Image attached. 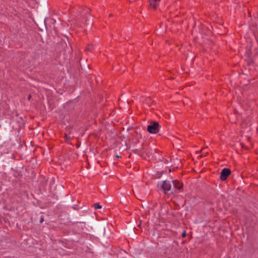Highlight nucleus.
<instances>
[{"label": "nucleus", "instance_id": "1", "mask_svg": "<svg viewBox=\"0 0 258 258\" xmlns=\"http://www.w3.org/2000/svg\"><path fill=\"white\" fill-rule=\"evenodd\" d=\"M132 151L141 156H144L145 155L150 159L151 157H153L154 154L157 152V149L152 148L150 145L144 144L142 148L132 149Z\"/></svg>", "mask_w": 258, "mask_h": 258}, {"label": "nucleus", "instance_id": "2", "mask_svg": "<svg viewBox=\"0 0 258 258\" xmlns=\"http://www.w3.org/2000/svg\"><path fill=\"white\" fill-rule=\"evenodd\" d=\"M160 127L158 122L151 121L150 124L147 127V131L151 134H156L158 132Z\"/></svg>", "mask_w": 258, "mask_h": 258}, {"label": "nucleus", "instance_id": "3", "mask_svg": "<svg viewBox=\"0 0 258 258\" xmlns=\"http://www.w3.org/2000/svg\"><path fill=\"white\" fill-rule=\"evenodd\" d=\"M231 171L228 168H224L222 169L221 175H220V179L221 180L224 181L226 180L228 176L230 174Z\"/></svg>", "mask_w": 258, "mask_h": 258}, {"label": "nucleus", "instance_id": "4", "mask_svg": "<svg viewBox=\"0 0 258 258\" xmlns=\"http://www.w3.org/2000/svg\"><path fill=\"white\" fill-rule=\"evenodd\" d=\"M132 134L133 136L132 143L133 145H135L139 142L140 140L141 139V135L136 132L135 131H133Z\"/></svg>", "mask_w": 258, "mask_h": 258}, {"label": "nucleus", "instance_id": "5", "mask_svg": "<svg viewBox=\"0 0 258 258\" xmlns=\"http://www.w3.org/2000/svg\"><path fill=\"white\" fill-rule=\"evenodd\" d=\"M162 187L164 190L165 192L166 193L167 191H169L171 189V185L169 181H164L162 184Z\"/></svg>", "mask_w": 258, "mask_h": 258}, {"label": "nucleus", "instance_id": "6", "mask_svg": "<svg viewBox=\"0 0 258 258\" xmlns=\"http://www.w3.org/2000/svg\"><path fill=\"white\" fill-rule=\"evenodd\" d=\"M174 187L175 189H178L181 191L183 188V183L179 182L177 180H173L172 181Z\"/></svg>", "mask_w": 258, "mask_h": 258}, {"label": "nucleus", "instance_id": "7", "mask_svg": "<svg viewBox=\"0 0 258 258\" xmlns=\"http://www.w3.org/2000/svg\"><path fill=\"white\" fill-rule=\"evenodd\" d=\"M159 2H155L154 0H149L150 6L154 9H156Z\"/></svg>", "mask_w": 258, "mask_h": 258}, {"label": "nucleus", "instance_id": "8", "mask_svg": "<svg viewBox=\"0 0 258 258\" xmlns=\"http://www.w3.org/2000/svg\"><path fill=\"white\" fill-rule=\"evenodd\" d=\"M92 18L91 15L88 14V16L86 17V24L92 25Z\"/></svg>", "mask_w": 258, "mask_h": 258}, {"label": "nucleus", "instance_id": "9", "mask_svg": "<svg viewBox=\"0 0 258 258\" xmlns=\"http://www.w3.org/2000/svg\"><path fill=\"white\" fill-rule=\"evenodd\" d=\"M124 255H127V252H126L124 250H120L119 251V253L118 254V258H125V257L123 256Z\"/></svg>", "mask_w": 258, "mask_h": 258}, {"label": "nucleus", "instance_id": "10", "mask_svg": "<svg viewBox=\"0 0 258 258\" xmlns=\"http://www.w3.org/2000/svg\"><path fill=\"white\" fill-rule=\"evenodd\" d=\"M94 208L95 209H101L102 208L101 206H100L99 204L98 203H95L93 205Z\"/></svg>", "mask_w": 258, "mask_h": 258}, {"label": "nucleus", "instance_id": "11", "mask_svg": "<svg viewBox=\"0 0 258 258\" xmlns=\"http://www.w3.org/2000/svg\"><path fill=\"white\" fill-rule=\"evenodd\" d=\"M92 47H93L92 45H89L87 47V49L90 51L92 49Z\"/></svg>", "mask_w": 258, "mask_h": 258}, {"label": "nucleus", "instance_id": "12", "mask_svg": "<svg viewBox=\"0 0 258 258\" xmlns=\"http://www.w3.org/2000/svg\"><path fill=\"white\" fill-rule=\"evenodd\" d=\"M185 236H186V231L184 230V231L182 232V235H181V236H182V237H185Z\"/></svg>", "mask_w": 258, "mask_h": 258}, {"label": "nucleus", "instance_id": "13", "mask_svg": "<svg viewBox=\"0 0 258 258\" xmlns=\"http://www.w3.org/2000/svg\"><path fill=\"white\" fill-rule=\"evenodd\" d=\"M205 148L203 149L202 150L201 152L202 153V155H204V154L206 155L207 154V153H205V152H204V150Z\"/></svg>", "mask_w": 258, "mask_h": 258}, {"label": "nucleus", "instance_id": "14", "mask_svg": "<svg viewBox=\"0 0 258 258\" xmlns=\"http://www.w3.org/2000/svg\"><path fill=\"white\" fill-rule=\"evenodd\" d=\"M44 221L43 218L41 217L40 220V223H42Z\"/></svg>", "mask_w": 258, "mask_h": 258}, {"label": "nucleus", "instance_id": "15", "mask_svg": "<svg viewBox=\"0 0 258 258\" xmlns=\"http://www.w3.org/2000/svg\"><path fill=\"white\" fill-rule=\"evenodd\" d=\"M154 1L155 2H160V0H154Z\"/></svg>", "mask_w": 258, "mask_h": 258}, {"label": "nucleus", "instance_id": "16", "mask_svg": "<svg viewBox=\"0 0 258 258\" xmlns=\"http://www.w3.org/2000/svg\"><path fill=\"white\" fill-rule=\"evenodd\" d=\"M30 98H31V96L29 95V97H28V99H30Z\"/></svg>", "mask_w": 258, "mask_h": 258}, {"label": "nucleus", "instance_id": "17", "mask_svg": "<svg viewBox=\"0 0 258 258\" xmlns=\"http://www.w3.org/2000/svg\"><path fill=\"white\" fill-rule=\"evenodd\" d=\"M116 157H117V158H119V156H118V155H117V156H116Z\"/></svg>", "mask_w": 258, "mask_h": 258}]
</instances>
